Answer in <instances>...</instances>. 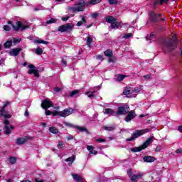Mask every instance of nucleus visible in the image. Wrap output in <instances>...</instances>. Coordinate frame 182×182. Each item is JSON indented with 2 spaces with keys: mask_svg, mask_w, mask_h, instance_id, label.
<instances>
[{
  "mask_svg": "<svg viewBox=\"0 0 182 182\" xmlns=\"http://www.w3.org/2000/svg\"><path fill=\"white\" fill-rule=\"evenodd\" d=\"M9 161L11 164H15L16 163V158L14 157V156H11L9 158Z\"/></svg>",
  "mask_w": 182,
  "mask_h": 182,
  "instance_id": "nucleus-43",
  "label": "nucleus"
},
{
  "mask_svg": "<svg viewBox=\"0 0 182 182\" xmlns=\"http://www.w3.org/2000/svg\"><path fill=\"white\" fill-rule=\"evenodd\" d=\"M68 11L73 13L77 12V9H76V7H72V6L68 7Z\"/></svg>",
  "mask_w": 182,
  "mask_h": 182,
  "instance_id": "nucleus-45",
  "label": "nucleus"
},
{
  "mask_svg": "<svg viewBox=\"0 0 182 182\" xmlns=\"http://www.w3.org/2000/svg\"><path fill=\"white\" fill-rule=\"evenodd\" d=\"M129 176L131 179V181L137 182V180H139V178H141V177H143V173H139L136 175H133V173H129Z\"/></svg>",
  "mask_w": 182,
  "mask_h": 182,
  "instance_id": "nucleus-13",
  "label": "nucleus"
},
{
  "mask_svg": "<svg viewBox=\"0 0 182 182\" xmlns=\"http://www.w3.org/2000/svg\"><path fill=\"white\" fill-rule=\"evenodd\" d=\"M28 66V75H34L35 77H39V70L36 69V67L33 64H30Z\"/></svg>",
  "mask_w": 182,
  "mask_h": 182,
  "instance_id": "nucleus-6",
  "label": "nucleus"
},
{
  "mask_svg": "<svg viewBox=\"0 0 182 182\" xmlns=\"http://www.w3.org/2000/svg\"><path fill=\"white\" fill-rule=\"evenodd\" d=\"M75 129H77V130H79L80 132H87V129H86V127H79L77 125H75Z\"/></svg>",
  "mask_w": 182,
  "mask_h": 182,
  "instance_id": "nucleus-35",
  "label": "nucleus"
},
{
  "mask_svg": "<svg viewBox=\"0 0 182 182\" xmlns=\"http://www.w3.org/2000/svg\"><path fill=\"white\" fill-rule=\"evenodd\" d=\"M8 105H9V102H5L3 107L0 110V117L3 116L4 119H11V114H8V112L5 110Z\"/></svg>",
  "mask_w": 182,
  "mask_h": 182,
  "instance_id": "nucleus-8",
  "label": "nucleus"
},
{
  "mask_svg": "<svg viewBox=\"0 0 182 182\" xmlns=\"http://www.w3.org/2000/svg\"><path fill=\"white\" fill-rule=\"evenodd\" d=\"M87 149L88 150V151H90V154H97V151L95 150V148L93 147V146H90L88 145L87 146Z\"/></svg>",
  "mask_w": 182,
  "mask_h": 182,
  "instance_id": "nucleus-22",
  "label": "nucleus"
},
{
  "mask_svg": "<svg viewBox=\"0 0 182 182\" xmlns=\"http://www.w3.org/2000/svg\"><path fill=\"white\" fill-rule=\"evenodd\" d=\"M143 160L146 163H153V161H156V158H154L151 156H146L144 157Z\"/></svg>",
  "mask_w": 182,
  "mask_h": 182,
  "instance_id": "nucleus-19",
  "label": "nucleus"
},
{
  "mask_svg": "<svg viewBox=\"0 0 182 182\" xmlns=\"http://www.w3.org/2000/svg\"><path fill=\"white\" fill-rule=\"evenodd\" d=\"M97 59H98L99 60H105V58H103V55H97Z\"/></svg>",
  "mask_w": 182,
  "mask_h": 182,
  "instance_id": "nucleus-55",
  "label": "nucleus"
},
{
  "mask_svg": "<svg viewBox=\"0 0 182 182\" xmlns=\"http://www.w3.org/2000/svg\"><path fill=\"white\" fill-rule=\"evenodd\" d=\"M85 95L90 98L95 97V94L92 93L90 91L85 92Z\"/></svg>",
  "mask_w": 182,
  "mask_h": 182,
  "instance_id": "nucleus-47",
  "label": "nucleus"
},
{
  "mask_svg": "<svg viewBox=\"0 0 182 182\" xmlns=\"http://www.w3.org/2000/svg\"><path fill=\"white\" fill-rule=\"evenodd\" d=\"M86 41L88 48H92V42H93V38H92L90 36H88L86 38Z\"/></svg>",
  "mask_w": 182,
  "mask_h": 182,
  "instance_id": "nucleus-27",
  "label": "nucleus"
},
{
  "mask_svg": "<svg viewBox=\"0 0 182 182\" xmlns=\"http://www.w3.org/2000/svg\"><path fill=\"white\" fill-rule=\"evenodd\" d=\"M106 22H107L108 23H112L114 21H116V18L114 17H113L112 16H107L105 18Z\"/></svg>",
  "mask_w": 182,
  "mask_h": 182,
  "instance_id": "nucleus-24",
  "label": "nucleus"
},
{
  "mask_svg": "<svg viewBox=\"0 0 182 182\" xmlns=\"http://www.w3.org/2000/svg\"><path fill=\"white\" fill-rule=\"evenodd\" d=\"M123 93L125 96H130L133 93V89L132 87H125Z\"/></svg>",
  "mask_w": 182,
  "mask_h": 182,
  "instance_id": "nucleus-20",
  "label": "nucleus"
},
{
  "mask_svg": "<svg viewBox=\"0 0 182 182\" xmlns=\"http://www.w3.org/2000/svg\"><path fill=\"white\" fill-rule=\"evenodd\" d=\"M127 77V76L125 75H122V74L117 75H115V80L117 82H122V80H123L124 79V77Z\"/></svg>",
  "mask_w": 182,
  "mask_h": 182,
  "instance_id": "nucleus-23",
  "label": "nucleus"
},
{
  "mask_svg": "<svg viewBox=\"0 0 182 182\" xmlns=\"http://www.w3.org/2000/svg\"><path fill=\"white\" fill-rule=\"evenodd\" d=\"M35 43H43L44 45H48L49 43L48 41H45L42 39L35 40Z\"/></svg>",
  "mask_w": 182,
  "mask_h": 182,
  "instance_id": "nucleus-38",
  "label": "nucleus"
},
{
  "mask_svg": "<svg viewBox=\"0 0 182 182\" xmlns=\"http://www.w3.org/2000/svg\"><path fill=\"white\" fill-rule=\"evenodd\" d=\"M156 36H157V33L152 32L149 36H147V39H149V41H156Z\"/></svg>",
  "mask_w": 182,
  "mask_h": 182,
  "instance_id": "nucleus-25",
  "label": "nucleus"
},
{
  "mask_svg": "<svg viewBox=\"0 0 182 182\" xmlns=\"http://www.w3.org/2000/svg\"><path fill=\"white\" fill-rule=\"evenodd\" d=\"M130 110V107L127 105H123L118 107L117 111L116 116H122L123 114H127L129 111Z\"/></svg>",
  "mask_w": 182,
  "mask_h": 182,
  "instance_id": "nucleus-4",
  "label": "nucleus"
},
{
  "mask_svg": "<svg viewBox=\"0 0 182 182\" xmlns=\"http://www.w3.org/2000/svg\"><path fill=\"white\" fill-rule=\"evenodd\" d=\"M135 92V93H139V92H140V90H139L138 87H135L134 90H133V92Z\"/></svg>",
  "mask_w": 182,
  "mask_h": 182,
  "instance_id": "nucleus-60",
  "label": "nucleus"
},
{
  "mask_svg": "<svg viewBox=\"0 0 182 182\" xmlns=\"http://www.w3.org/2000/svg\"><path fill=\"white\" fill-rule=\"evenodd\" d=\"M105 114H108L109 116H114L116 112L112 108H107L104 112Z\"/></svg>",
  "mask_w": 182,
  "mask_h": 182,
  "instance_id": "nucleus-21",
  "label": "nucleus"
},
{
  "mask_svg": "<svg viewBox=\"0 0 182 182\" xmlns=\"http://www.w3.org/2000/svg\"><path fill=\"white\" fill-rule=\"evenodd\" d=\"M70 18V17L69 16H67L65 17H62L61 19H62V21L66 22V21H68Z\"/></svg>",
  "mask_w": 182,
  "mask_h": 182,
  "instance_id": "nucleus-56",
  "label": "nucleus"
},
{
  "mask_svg": "<svg viewBox=\"0 0 182 182\" xmlns=\"http://www.w3.org/2000/svg\"><path fill=\"white\" fill-rule=\"evenodd\" d=\"M75 26L70 23L60 26L58 27V32H72V30L73 29V27Z\"/></svg>",
  "mask_w": 182,
  "mask_h": 182,
  "instance_id": "nucleus-3",
  "label": "nucleus"
},
{
  "mask_svg": "<svg viewBox=\"0 0 182 182\" xmlns=\"http://www.w3.org/2000/svg\"><path fill=\"white\" fill-rule=\"evenodd\" d=\"M116 60H117V58H116L114 57V55H112V56H109V60H108V62H109V63H114V62H116Z\"/></svg>",
  "mask_w": 182,
  "mask_h": 182,
  "instance_id": "nucleus-39",
  "label": "nucleus"
},
{
  "mask_svg": "<svg viewBox=\"0 0 182 182\" xmlns=\"http://www.w3.org/2000/svg\"><path fill=\"white\" fill-rule=\"evenodd\" d=\"M161 149H162L161 146H158L156 148L155 151H156V152L161 151Z\"/></svg>",
  "mask_w": 182,
  "mask_h": 182,
  "instance_id": "nucleus-57",
  "label": "nucleus"
},
{
  "mask_svg": "<svg viewBox=\"0 0 182 182\" xmlns=\"http://www.w3.org/2000/svg\"><path fill=\"white\" fill-rule=\"evenodd\" d=\"M133 36V33H127L124 36V39H129V38H132Z\"/></svg>",
  "mask_w": 182,
  "mask_h": 182,
  "instance_id": "nucleus-46",
  "label": "nucleus"
},
{
  "mask_svg": "<svg viewBox=\"0 0 182 182\" xmlns=\"http://www.w3.org/2000/svg\"><path fill=\"white\" fill-rule=\"evenodd\" d=\"M46 116H50L52 114L53 117L58 116V111L52 112L50 110L46 109Z\"/></svg>",
  "mask_w": 182,
  "mask_h": 182,
  "instance_id": "nucleus-29",
  "label": "nucleus"
},
{
  "mask_svg": "<svg viewBox=\"0 0 182 182\" xmlns=\"http://www.w3.org/2000/svg\"><path fill=\"white\" fill-rule=\"evenodd\" d=\"M110 5H117V0H108Z\"/></svg>",
  "mask_w": 182,
  "mask_h": 182,
  "instance_id": "nucleus-48",
  "label": "nucleus"
},
{
  "mask_svg": "<svg viewBox=\"0 0 182 182\" xmlns=\"http://www.w3.org/2000/svg\"><path fill=\"white\" fill-rule=\"evenodd\" d=\"M102 0H90L88 1L87 5H97V4H100Z\"/></svg>",
  "mask_w": 182,
  "mask_h": 182,
  "instance_id": "nucleus-34",
  "label": "nucleus"
},
{
  "mask_svg": "<svg viewBox=\"0 0 182 182\" xmlns=\"http://www.w3.org/2000/svg\"><path fill=\"white\" fill-rule=\"evenodd\" d=\"M150 132V129H138L136 130L135 132L132 134L130 138L126 139L127 141H133V140H136V139H139L140 136H143V134H146V133H149Z\"/></svg>",
  "mask_w": 182,
  "mask_h": 182,
  "instance_id": "nucleus-2",
  "label": "nucleus"
},
{
  "mask_svg": "<svg viewBox=\"0 0 182 182\" xmlns=\"http://www.w3.org/2000/svg\"><path fill=\"white\" fill-rule=\"evenodd\" d=\"M12 28L14 29V31H19V28H21V31H25V29H28L29 28V26L27 25H22V22L17 21L15 25H12Z\"/></svg>",
  "mask_w": 182,
  "mask_h": 182,
  "instance_id": "nucleus-10",
  "label": "nucleus"
},
{
  "mask_svg": "<svg viewBox=\"0 0 182 182\" xmlns=\"http://www.w3.org/2000/svg\"><path fill=\"white\" fill-rule=\"evenodd\" d=\"M85 1L82 0L81 1H80L77 4V6L76 7L77 12H81L82 11H85Z\"/></svg>",
  "mask_w": 182,
  "mask_h": 182,
  "instance_id": "nucleus-16",
  "label": "nucleus"
},
{
  "mask_svg": "<svg viewBox=\"0 0 182 182\" xmlns=\"http://www.w3.org/2000/svg\"><path fill=\"white\" fill-rule=\"evenodd\" d=\"M96 141H97L98 143H105V142H106V139H102V138H98L96 139Z\"/></svg>",
  "mask_w": 182,
  "mask_h": 182,
  "instance_id": "nucleus-50",
  "label": "nucleus"
},
{
  "mask_svg": "<svg viewBox=\"0 0 182 182\" xmlns=\"http://www.w3.org/2000/svg\"><path fill=\"white\" fill-rule=\"evenodd\" d=\"M178 130L180 132V133H182V125L178 127Z\"/></svg>",
  "mask_w": 182,
  "mask_h": 182,
  "instance_id": "nucleus-64",
  "label": "nucleus"
},
{
  "mask_svg": "<svg viewBox=\"0 0 182 182\" xmlns=\"http://www.w3.org/2000/svg\"><path fill=\"white\" fill-rule=\"evenodd\" d=\"M49 130H50V132L53 133V134H58V133H59V129H58V128L55 127H50Z\"/></svg>",
  "mask_w": 182,
  "mask_h": 182,
  "instance_id": "nucleus-30",
  "label": "nucleus"
},
{
  "mask_svg": "<svg viewBox=\"0 0 182 182\" xmlns=\"http://www.w3.org/2000/svg\"><path fill=\"white\" fill-rule=\"evenodd\" d=\"M62 65H63V66H66V65H67L66 60H65V59L62 60Z\"/></svg>",
  "mask_w": 182,
  "mask_h": 182,
  "instance_id": "nucleus-63",
  "label": "nucleus"
},
{
  "mask_svg": "<svg viewBox=\"0 0 182 182\" xmlns=\"http://www.w3.org/2000/svg\"><path fill=\"white\" fill-rule=\"evenodd\" d=\"M90 92L92 94L95 95V93H97V90H95V89H93V88H90Z\"/></svg>",
  "mask_w": 182,
  "mask_h": 182,
  "instance_id": "nucleus-58",
  "label": "nucleus"
},
{
  "mask_svg": "<svg viewBox=\"0 0 182 182\" xmlns=\"http://www.w3.org/2000/svg\"><path fill=\"white\" fill-rule=\"evenodd\" d=\"M97 16H99V14L97 12L92 14V18H93V19H97Z\"/></svg>",
  "mask_w": 182,
  "mask_h": 182,
  "instance_id": "nucleus-54",
  "label": "nucleus"
},
{
  "mask_svg": "<svg viewBox=\"0 0 182 182\" xmlns=\"http://www.w3.org/2000/svg\"><path fill=\"white\" fill-rule=\"evenodd\" d=\"M55 92H60L62 90L60 87H55L54 88Z\"/></svg>",
  "mask_w": 182,
  "mask_h": 182,
  "instance_id": "nucleus-61",
  "label": "nucleus"
},
{
  "mask_svg": "<svg viewBox=\"0 0 182 182\" xmlns=\"http://www.w3.org/2000/svg\"><path fill=\"white\" fill-rule=\"evenodd\" d=\"M55 22H56V19L51 18V19L47 21L46 23H47V25H49L50 23H55Z\"/></svg>",
  "mask_w": 182,
  "mask_h": 182,
  "instance_id": "nucleus-49",
  "label": "nucleus"
},
{
  "mask_svg": "<svg viewBox=\"0 0 182 182\" xmlns=\"http://www.w3.org/2000/svg\"><path fill=\"white\" fill-rule=\"evenodd\" d=\"M151 143H153V137L149 138L141 146L135 148L134 151H141V150L147 149Z\"/></svg>",
  "mask_w": 182,
  "mask_h": 182,
  "instance_id": "nucleus-5",
  "label": "nucleus"
},
{
  "mask_svg": "<svg viewBox=\"0 0 182 182\" xmlns=\"http://www.w3.org/2000/svg\"><path fill=\"white\" fill-rule=\"evenodd\" d=\"M4 31L9 32V31H11V27H9V26H8V25H5V26H4Z\"/></svg>",
  "mask_w": 182,
  "mask_h": 182,
  "instance_id": "nucleus-53",
  "label": "nucleus"
},
{
  "mask_svg": "<svg viewBox=\"0 0 182 182\" xmlns=\"http://www.w3.org/2000/svg\"><path fill=\"white\" fill-rule=\"evenodd\" d=\"M72 177L77 182H85V178L79 174L73 173Z\"/></svg>",
  "mask_w": 182,
  "mask_h": 182,
  "instance_id": "nucleus-15",
  "label": "nucleus"
},
{
  "mask_svg": "<svg viewBox=\"0 0 182 182\" xmlns=\"http://www.w3.org/2000/svg\"><path fill=\"white\" fill-rule=\"evenodd\" d=\"M9 120L8 119H5L4 120V124H5V127H4V133L5 134H11V130H14V126H10L9 127Z\"/></svg>",
  "mask_w": 182,
  "mask_h": 182,
  "instance_id": "nucleus-11",
  "label": "nucleus"
},
{
  "mask_svg": "<svg viewBox=\"0 0 182 182\" xmlns=\"http://www.w3.org/2000/svg\"><path fill=\"white\" fill-rule=\"evenodd\" d=\"M79 93V90H74L73 91H72L70 93V96L72 97L73 96H75V95H77Z\"/></svg>",
  "mask_w": 182,
  "mask_h": 182,
  "instance_id": "nucleus-44",
  "label": "nucleus"
},
{
  "mask_svg": "<svg viewBox=\"0 0 182 182\" xmlns=\"http://www.w3.org/2000/svg\"><path fill=\"white\" fill-rule=\"evenodd\" d=\"M41 107L45 110H48L49 107H53V103L50 100H44L41 103Z\"/></svg>",
  "mask_w": 182,
  "mask_h": 182,
  "instance_id": "nucleus-12",
  "label": "nucleus"
},
{
  "mask_svg": "<svg viewBox=\"0 0 182 182\" xmlns=\"http://www.w3.org/2000/svg\"><path fill=\"white\" fill-rule=\"evenodd\" d=\"M21 50L22 49L21 48H13L10 50L9 55L10 56H18Z\"/></svg>",
  "mask_w": 182,
  "mask_h": 182,
  "instance_id": "nucleus-14",
  "label": "nucleus"
},
{
  "mask_svg": "<svg viewBox=\"0 0 182 182\" xmlns=\"http://www.w3.org/2000/svg\"><path fill=\"white\" fill-rule=\"evenodd\" d=\"M26 139H28V138L26 137V138L17 139L16 144H18V145L25 144V143H26V141H27Z\"/></svg>",
  "mask_w": 182,
  "mask_h": 182,
  "instance_id": "nucleus-26",
  "label": "nucleus"
},
{
  "mask_svg": "<svg viewBox=\"0 0 182 182\" xmlns=\"http://www.w3.org/2000/svg\"><path fill=\"white\" fill-rule=\"evenodd\" d=\"M13 42H14V43H19V42H21V38H14Z\"/></svg>",
  "mask_w": 182,
  "mask_h": 182,
  "instance_id": "nucleus-52",
  "label": "nucleus"
},
{
  "mask_svg": "<svg viewBox=\"0 0 182 182\" xmlns=\"http://www.w3.org/2000/svg\"><path fill=\"white\" fill-rule=\"evenodd\" d=\"M104 130H107V132H113V130H114V129H116V127L112 125V126H109V127H103Z\"/></svg>",
  "mask_w": 182,
  "mask_h": 182,
  "instance_id": "nucleus-31",
  "label": "nucleus"
},
{
  "mask_svg": "<svg viewBox=\"0 0 182 182\" xmlns=\"http://www.w3.org/2000/svg\"><path fill=\"white\" fill-rule=\"evenodd\" d=\"M73 135H69L68 137H67V140H73Z\"/></svg>",
  "mask_w": 182,
  "mask_h": 182,
  "instance_id": "nucleus-62",
  "label": "nucleus"
},
{
  "mask_svg": "<svg viewBox=\"0 0 182 182\" xmlns=\"http://www.w3.org/2000/svg\"><path fill=\"white\" fill-rule=\"evenodd\" d=\"M104 55L105 56H107L108 58H109L110 56L113 55V51L110 49L107 50L106 51L104 52Z\"/></svg>",
  "mask_w": 182,
  "mask_h": 182,
  "instance_id": "nucleus-33",
  "label": "nucleus"
},
{
  "mask_svg": "<svg viewBox=\"0 0 182 182\" xmlns=\"http://www.w3.org/2000/svg\"><path fill=\"white\" fill-rule=\"evenodd\" d=\"M76 160V156L73 155L71 157H69L65 159V161L69 162L71 161V163H73Z\"/></svg>",
  "mask_w": 182,
  "mask_h": 182,
  "instance_id": "nucleus-36",
  "label": "nucleus"
},
{
  "mask_svg": "<svg viewBox=\"0 0 182 182\" xmlns=\"http://www.w3.org/2000/svg\"><path fill=\"white\" fill-rule=\"evenodd\" d=\"M162 49L164 53H171L173 50L177 49V38L173 36L168 40H166L162 43Z\"/></svg>",
  "mask_w": 182,
  "mask_h": 182,
  "instance_id": "nucleus-1",
  "label": "nucleus"
},
{
  "mask_svg": "<svg viewBox=\"0 0 182 182\" xmlns=\"http://www.w3.org/2000/svg\"><path fill=\"white\" fill-rule=\"evenodd\" d=\"M87 21L86 20V17L82 16V21H80L77 23V26H82L83 23H87Z\"/></svg>",
  "mask_w": 182,
  "mask_h": 182,
  "instance_id": "nucleus-28",
  "label": "nucleus"
},
{
  "mask_svg": "<svg viewBox=\"0 0 182 182\" xmlns=\"http://www.w3.org/2000/svg\"><path fill=\"white\" fill-rule=\"evenodd\" d=\"M155 4H160V5H164V4H168V0H158Z\"/></svg>",
  "mask_w": 182,
  "mask_h": 182,
  "instance_id": "nucleus-40",
  "label": "nucleus"
},
{
  "mask_svg": "<svg viewBox=\"0 0 182 182\" xmlns=\"http://www.w3.org/2000/svg\"><path fill=\"white\" fill-rule=\"evenodd\" d=\"M136 116H137V114H136V111L134 110H131L130 112L129 111L128 113L127 114V116L124 120L125 122H127V123H129V122H132L133 119H135Z\"/></svg>",
  "mask_w": 182,
  "mask_h": 182,
  "instance_id": "nucleus-9",
  "label": "nucleus"
},
{
  "mask_svg": "<svg viewBox=\"0 0 182 182\" xmlns=\"http://www.w3.org/2000/svg\"><path fill=\"white\" fill-rule=\"evenodd\" d=\"M58 147L60 149H63V147H65V144H63L62 141H60L58 142Z\"/></svg>",
  "mask_w": 182,
  "mask_h": 182,
  "instance_id": "nucleus-51",
  "label": "nucleus"
},
{
  "mask_svg": "<svg viewBox=\"0 0 182 182\" xmlns=\"http://www.w3.org/2000/svg\"><path fill=\"white\" fill-rule=\"evenodd\" d=\"M35 53L36 55H42V53H43V50L41 47H38L35 50Z\"/></svg>",
  "mask_w": 182,
  "mask_h": 182,
  "instance_id": "nucleus-37",
  "label": "nucleus"
},
{
  "mask_svg": "<svg viewBox=\"0 0 182 182\" xmlns=\"http://www.w3.org/2000/svg\"><path fill=\"white\" fill-rule=\"evenodd\" d=\"M65 126H66L67 127H70L73 129H76V125H74L73 124H70L69 122H63Z\"/></svg>",
  "mask_w": 182,
  "mask_h": 182,
  "instance_id": "nucleus-41",
  "label": "nucleus"
},
{
  "mask_svg": "<svg viewBox=\"0 0 182 182\" xmlns=\"http://www.w3.org/2000/svg\"><path fill=\"white\" fill-rule=\"evenodd\" d=\"M176 153H177L178 154H182V148L176 149Z\"/></svg>",
  "mask_w": 182,
  "mask_h": 182,
  "instance_id": "nucleus-59",
  "label": "nucleus"
},
{
  "mask_svg": "<svg viewBox=\"0 0 182 182\" xmlns=\"http://www.w3.org/2000/svg\"><path fill=\"white\" fill-rule=\"evenodd\" d=\"M144 79H145V80H150L153 79V75L147 74L146 75H144Z\"/></svg>",
  "mask_w": 182,
  "mask_h": 182,
  "instance_id": "nucleus-42",
  "label": "nucleus"
},
{
  "mask_svg": "<svg viewBox=\"0 0 182 182\" xmlns=\"http://www.w3.org/2000/svg\"><path fill=\"white\" fill-rule=\"evenodd\" d=\"M149 19L152 22H157V14H156V13H154V11H150L149 13Z\"/></svg>",
  "mask_w": 182,
  "mask_h": 182,
  "instance_id": "nucleus-18",
  "label": "nucleus"
},
{
  "mask_svg": "<svg viewBox=\"0 0 182 182\" xmlns=\"http://www.w3.org/2000/svg\"><path fill=\"white\" fill-rule=\"evenodd\" d=\"M123 26V24L122 22L119 21H114L113 23H111V28L112 29H119V28H122Z\"/></svg>",
  "mask_w": 182,
  "mask_h": 182,
  "instance_id": "nucleus-17",
  "label": "nucleus"
},
{
  "mask_svg": "<svg viewBox=\"0 0 182 182\" xmlns=\"http://www.w3.org/2000/svg\"><path fill=\"white\" fill-rule=\"evenodd\" d=\"M75 110L72 108H66L63 111L58 112V116H61V117H66L67 116H70L72 113H74Z\"/></svg>",
  "mask_w": 182,
  "mask_h": 182,
  "instance_id": "nucleus-7",
  "label": "nucleus"
},
{
  "mask_svg": "<svg viewBox=\"0 0 182 182\" xmlns=\"http://www.w3.org/2000/svg\"><path fill=\"white\" fill-rule=\"evenodd\" d=\"M4 48L6 49H9V48H11V46H12V40L10 41H7L4 45Z\"/></svg>",
  "mask_w": 182,
  "mask_h": 182,
  "instance_id": "nucleus-32",
  "label": "nucleus"
}]
</instances>
